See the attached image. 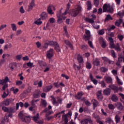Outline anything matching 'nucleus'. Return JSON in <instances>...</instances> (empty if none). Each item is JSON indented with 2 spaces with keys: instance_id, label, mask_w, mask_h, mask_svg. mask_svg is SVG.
<instances>
[{
  "instance_id": "f257e3e1",
  "label": "nucleus",
  "mask_w": 124,
  "mask_h": 124,
  "mask_svg": "<svg viewBox=\"0 0 124 124\" xmlns=\"http://www.w3.org/2000/svg\"><path fill=\"white\" fill-rule=\"evenodd\" d=\"M69 8H70V3H68L67 4V7L65 12L62 13V8L60 10L59 12V16H65L67 13H70V15L71 16H77L79 13H80V11H81V8L80 6H78V8L75 9H73L72 11V13H69Z\"/></svg>"
},
{
  "instance_id": "f03ea898",
  "label": "nucleus",
  "mask_w": 124,
  "mask_h": 124,
  "mask_svg": "<svg viewBox=\"0 0 124 124\" xmlns=\"http://www.w3.org/2000/svg\"><path fill=\"white\" fill-rule=\"evenodd\" d=\"M116 108L119 110V111H124V107L123 106V104L121 102H117L115 104Z\"/></svg>"
},
{
  "instance_id": "7ed1b4c3",
  "label": "nucleus",
  "mask_w": 124,
  "mask_h": 124,
  "mask_svg": "<svg viewBox=\"0 0 124 124\" xmlns=\"http://www.w3.org/2000/svg\"><path fill=\"white\" fill-rule=\"evenodd\" d=\"M54 56V49L50 48L48 51L46 52V57L47 59H51Z\"/></svg>"
},
{
  "instance_id": "20e7f679",
  "label": "nucleus",
  "mask_w": 124,
  "mask_h": 124,
  "mask_svg": "<svg viewBox=\"0 0 124 124\" xmlns=\"http://www.w3.org/2000/svg\"><path fill=\"white\" fill-rule=\"evenodd\" d=\"M95 19H96V16H93L92 18L84 17V20L90 24H93L94 23V20H95Z\"/></svg>"
},
{
  "instance_id": "39448f33",
  "label": "nucleus",
  "mask_w": 124,
  "mask_h": 124,
  "mask_svg": "<svg viewBox=\"0 0 124 124\" xmlns=\"http://www.w3.org/2000/svg\"><path fill=\"white\" fill-rule=\"evenodd\" d=\"M33 120L35 123L39 124H43V121H38L39 119V113L36 114V116H33Z\"/></svg>"
},
{
  "instance_id": "423d86ee",
  "label": "nucleus",
  "mask_w": 124,
  "mask_h": 124,
  "mask_svg": "<svg viewBox=\"0 0 124 124\" xmlns=\"http://www.w3.org/2000/svg\"><path fill=\"white\" fill-rule=\"evenodd\" d=\"M86 35H84L83 36V39H84L86 41L87 40H90V37H91V31L89 30H87L86 31Z\"/></svg>"
},
{
  "instance_id": "0eeeda50",
  "label": "nucleus",
  "mask_w": 124,
  "mask_h": 124,
  "mask_svg": "<svg viewBox=\"0 0 124 124\" xmlns=\"http://www.w3.org/2000/svg\"><path fill=\"white\" fill-rule=\"evenodd\" d=\"M35 6V3L34 0H32L31 2L28 5V11H31L32 10V8Z\"/></svg>"
},
{
  "instance_id": "6e6552de",
  "label": "nucleus",
  "mask_w": 124,
  "mask_h": 124,
  "mask_svg": "<svg viewBox=\"0 0 124 124\" xmlns=\"http://www.w3.org/2000/svg\"><path fill=\"white\" fill-rule=\"evenodd\" d=\"M96 95L97 97V99L99 101H101L102 99H103V95H102V93L101 91H99L96 93Z\"/></svg>"
},
{
  "instance_id": "1a4fd4ad",
  "label": "nucleus",
  "mask_w": 124,
  "mask_h": 124,
  "mask_svg": "<svg viewBox=\"0 0 124 124\" xmlns=\"http://www.w3.org/2000/svg\"><path fill=\"white\" fill-rule=\"evenodd\" d=\"M10 101H12V98L6 99L2 102V104L4 106H9V104H10Z\"/></svg>"
},
{
  "instance_id": "9d476101",
  "label": "nucleus",
  "mask_w": 124,
  "mask_h": 124,
  "mask_svg": "<svg viewBox=\"0 0 124 124\" xmlns=\"http://www.w3.org/2000/svg\"><path fill=\"white\" fill-rule=\"evenodd\" d=\"M104 95H110L111 94V89L106 88L103 91Z\"/></svg>"
},
{
  "instance_id": "9b49d317",
  "label": "nucleus",
  "mask_w": 124,
  "mask_h": 124,
  "mask_svg": "<svg viewBox=\"0 0 124 124\" xmlns=\"http://www.w3.org/2000/svg\"><path fill=\"white\" fill-rule=\"evenodd\" d=\"M105 80L108 84H112L113 83V79L110 77H105Z\"/></svg>"
},
{
  "instance_id": "f8f14e48",
  "label": "nucleus",
  "mask_w": 124,
  "mask_h": 124,
  "mask_svg": "<svg viewBox=\"0 0 124 124\" xmlns=\"http://www.w3.org/2000/svg\"><path fill=\"white\" fill-rule=\"evenodd\" d=\"M123 60H124V57L120 56L118 58V61L116 62V65L118 66H121V62H123Z\"/></svg>"
},
{
  "instance_id": "ddd939ff",
  "label": "nucleus",
  "mask_w": 124,
  "mask_h": 124,
  "mask_svg": "<svg viewBox=\"0 0 124 124\" xmlns=\"http://www.w3.org/2000/svg\"><path fill=\"white\" fill-rule=\"evenodd\" d=\"M112 91H114V93H118V86H115V85H110L108 86Z\"/></svg>"
},
{
  "instance_id": "4468645a",
  "label": "nucleus",
  "mask_w": 124,
  "mask_h": 124,
  "mask_svg": "<svg viewBox=\"0 0 124 124\" xmlns=\"http://www.w3.org/2000/svg\"><path fill=\"white\" fill-rule=\"evenodd\" d=\"M123 19L121 18H120L119 19L116 20L115 22V25L116 26V27H120L121 26V24L123 23Z\"/></svg>"
},
{
  "instance_id": "2eb2a0df",
  "label": "nucleus",
  "mask_w": 124,
  "mask_h": 124,
  "mask_svg": "<svg viewBox=\"0 0 124 124\" xmlns=\"http://www.w3.org/2000/svg\"><path fill=\"white\" fill-rule=\"evenodd\" d=\"M54 47L56 52L58 53H59V52H61V48H60V46L58 43H55V45H54Z\"/></svg>"
},
{
  "instance_id": "dca6fc26",
  "label": "nucleus",
  "mask_w": 124,
  "mask_h": 124,
  "mask_svg": "<svg viewBox=\"0 0 124 124\" xmlns=\"http://www.w3.org/2000/svg\"><path fill=\"white\" fill-rule=\"evenodd\" d=\"M52 88H53V86L52 85L46 86L44 89V91L45 92V93H48V92H50V90H52Z\"/></svg>"
},
{
  "instance_id": "f3484780",
  "label": "nucleus",
  "mask_w": 124,
  "mask_h": 124,
  "mask_svg": "<svg viewBox=\"0 0 124 124\" xmlns=\"http://www.w3.org/2000/svg\"><path fill=\"white\" fill-rule=\"evenodd\" d=\"M90 78L94 85H97V83H98V81L96 79H93V75H92V74H90Z\"/></svg>"
},
{
  "instance_id": "a211bd4d",
  "label": "nucleus",
  "mask_w": 124,
  "mask_h": 124,
  "mask_svg": "<svg viewBox=\"0 0 124 124\" xmlns=\"http://www.w3.org/2000/svg\"><path fill=\"white\" fill-rule=\"evenodd\" d=\"M47 11L48 14H49V15H53V14H54V12H53V10H52V6H51V5H49L47 7Z\"/></svg>"
},
{
  "instance_id": "6ab92c4d",
  "label": "nucleus",
  "mask_w": 124,
  "mask_h": 124,
  "mask_svg": "<svg viewBox=\"0 0 124 124\" xmlns=\"http://www.w3.org/2000/svg\"><path fill=\"white\" fill-rule=\"evenodd\" d=\"M93 65H96V66H98L99 65H100V62H99V60H98L97 58H96L93 61Z\"/></svg>"
},
{
  "instance_id": "aec40b11",
  "label": "nucleus",
  "mask_w": 124,
  "mask_h": 124,
  "mask_svg": "<svg viewBox=\"0 0 124 124\" xmlns=\"http://www.w3.org/2000/svg\"><path fill=\"white\" fill-rule=\"evenodd\" d=\"M82 95L83 93L79 92L77 95H75V97L76 98V99H81Z\"/></svg>"
},
{
  "instance_id": "412c9836",
  "label": "nucleus",
  "mask_w": 124,
  "mask_h": 124,
  "mask_svg": "<svg viewBox=\"0 0 124 124\" xmlns=\"http://www.w3.org/2000/svg\"><path fill=\"white\" fill-rule=\"evenodd\" d=\"M108 7H110V5H108L107 4H104L103 6V12H107L108 10Z\"/></svg>"
},
{
  "instance_id": "4be33fe9",
  "label": "nucleus",
  "mask_w": 124,
  "mask_h": 124,
  "mask_svg": "<svg viewBox=\"0 0 124 124\" xmlns=\"http://www.w3.org/2000/svg\"><path fill=\"white\" fill-rule=\"evenodd\" d=\"M19 106H20L21 108L24 107V103H23L22 102L17 103L16 104V110H18V109H19Z\"/></svg>"
},
{
  "instance_id": "5701e85b",
  "label": "nucleus",
  "mask_w": 124,
  "mask_h": 124,
  "mask_svg": "<svg viewBox=\"0 0 124 124\" xmlns=\"http://www.w3.org/2000/svg\"><path fill=\"white\" fill-rule=\"evenodd\" d=\"M64 42L66 44V45H68V46H69V47H70L71 48V49H73V46L72 45V44H71V43H70V42H69V41L68 40H65Z\"/></svg>"
},
{
  "instance_id": "b1692460",
  "label": "nucleus",
  "mask_w": 124,
  "mask_h": 124,
  "mask_svg": "<svg viewBox=\"0 0 124 124\" xmlns=\"http://www.w3.org/2000/svg\"><path fill=\"white\" fill-rule=\"evenodd\" d=\"M91 123V120L89 119H83L81 121V124H87L88 123Z\"/></svg>"
},
{
  "instance_id": "393cba45",
  "label": "nucleus",
  "mask_w": 124,
  "mask_h": 124,
  "mask_svg": "<svg viewBox=\"0 0 124 124\" xmlns=\"http://www.w3.org/2000/svg\"><path fill=\"white\" fill-rule=\"evenodd\" d=\"M111 100H112V101H113L114 102H117V101H118V96H117V95L113 94L112 95L111 98Z\"/></svg>"
},
{
  "instance_id": "a878e982",
  "label": "nucleus",
  "mask_w": 124,
  "mask_h": 124,
  "mask_svg": "<svg viewBox=\"0 0 124 124\" xmlns=\"http://www.w3.org/2000/svg\"><path fill=\"white\" fill-rule=\"evenodd\" d=\"M87 5L88 10H91V9H92V2L90 0L87 1Z\"/></svg>"
},
{
  "instance_id": "bb28decb",
  "label": "nucleus",
  "mask_w": 124,
  "mask_h": 124,
  "mask_svg": "<svg viewBox=\"0 0 124 124\" xmlns=\"http://www.w3.org/2000/svg\"><path fill=\"white\" fill-rule=\"evenodd\" d=\"M93 109L95 108V107H97V105H98V101H97V100H96L95 99H93Z\"/></svg>"
},
{
  "instance_id": "cd10ccee",
  "label": "nucleus",
  "mask_w": 124,
  "mask_h": 124,
  "mask_svg": "<svg viewBox=\"0 0 124 124\" xmlns=\"http://www.w3.org/2000/svg\"><path fill=\"white\" fill-rule=\"evenodd\" d=\"M31 86H29L26 90L24 92V93H31Z\"/></svg>"
},
{
  "instance_id": "c85d7f7f",
  "label": "nucleus",
  "mask_w": 124,
  "mask_h": 124,
  "mask_svg": "<svg viewBox=\"0 0 124 124\" xmlns=\"http://www.w3.org/2000/svg\"><path fill=\"white\" fill-rule=\"evenodd\" d=\"M12 47V43H9L7 45H5L4 46V49L5 50H8V48H10Z\"/></svg>"
},
{
  "instance_id": "c756f323",
  "label": "nucleus",
  "mask_w": 124,
  "mask_h": 124,
  "mask_svg": "<svg viewBox=\"0 0 124 124\" xmlns=\"http://www.w3.org/2000/svg\"><path fill=\"white\" fill-rule=\"evenodd\" d=\"M115 120L116 124H118L121 121V117H120L119 115H116L115 117Z\"/></svg>"
},
{
  "instance_id": "7c9ffc66",
  "label": "nucleus",
  "mask_w": 124,
  "mask_h": 124,
  "mask_svg": "<svg viewBox=\"0 0 124 124\" xmlns=\"http://www.w3.org/2000/svg\"><path fill=\"white\" fill-rule=\"evenodd\" d=\"M38 95H39V91L36 90L33 94V97L37 98V97H38Z\"/></svg>"
},
{
  "instance_id": "2f4dec72",
  "label": "nucleus",
  "mask_w": 124,
  "mask_h": 124,
  "mask_svg": "<svg viewBox=\"0 0 124 124\" xmlns=\"http://www.w3.org/2000/svg\"><path fill=\"white\" fill-rule=\"evenodd\" d=\"M78 62L81 63L83 62V57H82L80 54L78 56Z\"/></svg>"
},
{
  "instance_id": "473e14b6",
  "label": "nucleus",
  "mask_w": 124,
  "mask_h": 124,
  "mask_svg": "<svg viewBox=\"0 0 124 124\" xmlns=\"http://www.w3.org/2000/svg\"><path fill=\"white\" fill-rule=\"evenodd\" d=\"M39 64L41 66H46V64L44 62L42 61H39L38 62Z\"/></svg>"
},
{
  "instance_id": "72a5a7b5",
  "label": "nucleus",
  "mask_w": 124,
  "mask_h": 124,
  "mask_svg": "<svg viewBox=\"0 0 124 124\" xmlns=\"http://www.w3.org/2000/svg\"><path fill=\"white\" fill-rule=\"evenodd\" d=\"M93 3L96 7H98L99 5V0H93Z\"/></svg>"
},
{
  "instance_id": "f704fd0d",
  "label": "nucleus",
  "mask_w": 124,
  "mask_h": 124,
  "mask_svg": "<svg viewBox=\"0 0 124 124\" xmlns=\"http://www.w3.org/2000/svg\"><path fill=\"white\" fill-rule=\"evenodd\" d=\"M62 118L63 119L64 123H68V118L65 115L62 116Z\"/></svg>"
},
{
  "instance_id": "c9c22d12",
  "label": "nucleus",
  "mask_w": 124,
  "mask_h": 124,
  "mask_svg": "<svg viewBox=\"0 0 124 124\" xmlns=\"http://www.w3.org/2000/svg\"><path fill=\"white\" fill-rule=\"evenodd\" d=\"M34 24L39 26L42 24V21H40V18L38 19L36 21L34 22Z\"/></svg>"
},
{
  "instance_id": "e433bc0d",
  "label": "nucleus",
  "mask_w": 124,
  "mask_h": 124,
  "mask_svg": "<svg viewBox=\"0 0 124 124\" xmlns=\"http://www.w3.org/2000/svg\"><path fill=\"white\" fill-rule=\"evenodd\" d=\"M11 26L13 31H17V27H16V25L15 24H12Z\"/></svg>"
},
{
  "instance_id": "4c0bfd02",
  "label": "nucleus",
  "mask_w": 124,
  "mask_h": 124,
  "mask_svg": "<svg viewBox=\"0 0 124 124\" xmlns=\"http://www.w3.org/2000/svg\"><path fill=\"white\" fill-rule=\"evenodd\" d=\"M16 66H17V64H11L9 65V67L12 71H13V70H14V68L16 67Z\"/></svg>"
},
{
  "instance_id": "58836bf2",
  "label": "nucleus",
  "mask_w": 124,
  "mask_h": 124,
  "mask_svg": "<svg viewBox=\"0 0 124 124\" xmlns=\"http://www.w3.org/2000/svg\"><path fill=\"white\" fill-rule=\"evenodd\" d=\"M42 102L41 103V105H44V107H46L47 106V102H46V100L41 99Z\"/></svg>"
},
{
  "instance_id": "ea45409f",
  "label": "nucleus",
  "mask_w": 124,
  "mask_h": 124,
  "mask_svg": "<svg viewBox=\"0 0 124 124\" xmlns=\"http://www.w3.org/2000/svg\"><path fill=\"white\" fill-rule=\"evenodd\" d=\"M62 19H63L62 16H58V19L57 20L58 24H62Z\"/></svg>"
},
{
  "instance_id": "a19ab883",
  "label": "nucleus",
  "mask_w": 124,
  "mask_h": 124,
  "mask_svg": "<svg viewBox=\"0 0 124 124\" xmlns=\"http://www.w3.org/2000/svg\"><path fill=\"white\" fill-rule=\"evenodd\" d=\"M100 70L102 72H106L108 71V69L105 67H102L100 68Z\"/></svg>"
},
{
  "instance_id": "79ce46f5",
  "label": "nucleus",
  "mask_w": 124,
  "mask_h": 124,
  "mask_svg": "<svg viewBox=\"0 0 124 124\" xmlns=\"http://www.w3.org/2000/svg\"><path fill=\"white\" fill-rule=\"evenodd\" d=\"M86 68L88 69H91L92 68V64L89 62H87L86 64Z\"/></svg>"
},
{
  "instance_id": "37998d69",
  "label": "nucleus",
  "mask_w": 124,
  "mask_h": 124,
  "mask_svg": "<svg viewBox=\"0 0 124 124\" xmlns=\"http://www.w3.org/2000/svg\"><path fill=\"white\" fill-rule=\"evenodd\" d=\"M108 108L110 110H114L115 109V106L113 104H108Z\"/></svg>"
},
{
  "instance_id": "c03bdc74",
  "label": "nucleus",
  "mask_w": 124,
  "mask_h": 124,
  "mask_svg": "<svg viewBox=\"0 0 124 124\" xmlns=\"http://www.w3.org/2000/svg\"><path fill=\"white\" fill-rule=\"evenodd\" d=\"M94 118L96 120L97 123H100V117H99V116L97 115H94Z\"/></svg>"
},
{
  "instance_id": "a18cd8bd",
  "label": "nucleus",
  "mask_w": 124,
  "mask_h": 124,
  "mask_svg": "<svg viewBox=\"0 0 124 124\" xmlns=\"http://www.w3.org/2000/svg\"><path fill=\"white\" fill-rule=\"evenodd\" d=\"M102 48H106V47L107 46V45H106V42L104 41V40H102V45H101Z\"/></svg>"
},
{
  "instance_id": "49530a36",
  "label": "nucleus",
  "mask_w": 124,
  "mask_h": 124,
  "mask_svg": "<svg viewBox=\"0 0 124 124\" xmlns=\"http://www.w3.org/2000/svg\"><path fill=\"white\" fill-rule=\"evenodd\" d=\"M110 20H113V18L111 16H107L105 19V22H107V21H110Z\"/></svg>"
},
{
  "instance_id": "de8ad7c7",
  "label": "nucleus",
  "mask_w": 124,
  "mask_h": 124,
  "mask_svg": "<svg viewBox=\"0 0 124 124\" xmlns=\"http://www.w3.org/2000/svg\"><path fill=\"white\" fill-rule=\"evenodd\" d=\"M116 80H117L118 85H123V82H122V81H121V79H120V78H119V77L118 76L116 77Z\"/></svg>"
},
{
  "instance_id": "09e8293b",
  "label": "nucleus",
  "mask_w": 124,
  "mask_h": 124,
  "mask_svg": "<svg viewBox=\"0 0 124 124\" xmlns=\"http://www.w3.org/2000/svg\"><path fill=\"white\" fill-rule=\"evenodd\" d=\"M56 43H57L56 42H54L53 41H48V45H50V46H53V45H54V46L56 45Z\"/></svg>"
},
{
  "instance_id": "8fccbe9b",
  "label": "nucleus",
  "mask_w": 124,
  "mask_h": 124,
  "mask_svg": "<svg viewBox=\"0 0 124 124\" xmlns=\"http://www.w3.org/2000/svg\"><path fill=\"white\" fill-rule=\"evenodd\" d=\"M106 122V123H108V124H111L113 122V121L111 119V117H108V118H107V121Z\"/></svg>"
},
{
  "instance_id": "3c124183",
  "label": "nucleus",
  "mask_w": 124,
  "mask_h": 124,
  "mask_svg": "<svg viewBox=\"0 0 124 124\" xmlns=\"http://www.w3.org/2000/svg\"><path fill=\"white\" fill-rule=\"evenodd\" d=\"M107 12L108 13H113L114 12V9L113 8H109V9H108Z\"/></svg>"
},
{
  "instance_id": "603ef678",
  "label": "nucleus",
  "mask_w": 124,
  "mask_h": 124,
  "mask_svg": "<svg viewBox=\"0 0 124 124\" xmlns=\"http://www.w3.org/2000/svg\"><path fill=\"white\" fill-rule=\"evenodd\" d=\"M105 33V32L104 31V29H102V30L99 31L98 34H100V35H102L104 34Z\"/></svg>"
},
{
  "instance_id": "864d4df0",
  "label": "nucleus",
  "mask_w": 124,
  "mask_h": 124,
  "mask_svg": "<svg viewBox=\"0 0 124 124\" xmlns=\"http://www.w3.org/2000/svg\"><path fill=\"white\" fill-rule=\"evenodd\" d=\"M49 22V23L50 24H54V23H55V18L52 17V18H50L49 19V21H48V22Z\"/></svg>"
},
{
  "instance_id": "5fc2aeb1",
  "label": "nucleus",
  "mask_w": 124,
  "mask_h": 124,
  "mask_svg": "<svg viewBox=\"0 0 124 124\" xmlns=\"http://www.w3.org/2000/svg\"><path fill=\"white\" fill-rule=\"evenodd\" d=\"M109 45L111 49L115 48V44L114 43V42H111L109 43Z\"/></svg>"
},
{
  "instance_id": "6e6d98bb",
  "label": "nucleus",
  "mask_w": 124,
  "mask_h": 124,
  "mask_svg": "<svg viewBox=\"0 0 124 124\" xmlns=\"http://www.w3.org/2000/svg\"><path fill=\"white\" fill-rule=\"evenodd\" d=\"M101 87H102L103 88H106V84L105 83V81H102L101 82Z\"/></svg>"
},
{
  "instance_id": "4d7b16f0",
  "label": "nucleus",
  "mask_w": 124,
  "mask_h": 124,
  "mask_svg": "<svg viewBox=\"0 0 124 124\" xmlns=\"http://www.w3.org/2000/svg\"><path fill=\"white\" fill-rule=\"evenodd\" d=\"M8 113H11L14 112V108H8Z\"/></svg>"
},
{
  "instance_id": "13d9d810",
  "label": "nucleus",
  "mask_w": 124,
  "mask_h": 124,
  "mask_svg": "<svg viewBox=\"0 0 124 124\" xmlns=\"http://www.w3.org/2000/svg\"><path fill=\"white\" fill-rule=\"evenodd\" d=\"M6 88H8V84L5 83L4 86L2 87V91H5Z\"/></svg>"
},
{
  "instance_id": "bf43d9fd",
  "label": "nucleus",
  "mask_w": 124,
  "mask_h": 124,
  "mask_svg": "<svg viewBox=\"0 0 124 124\" xmlns=\"http://www.w3.org/2000/svg\"><path fill=\"white\" fill-rule=\"evenodd\" d=\"M117 37L120 41H122L124 39V36L122 35H118Z\"/></svg>"
},
{
  "instance_id": "052dcab7",
  "label": "nucleus",
  "mask_w": 124,
  "mask_h": 124,
  "mask_svg": "<svg viewBox=\"0 0 124 124\" xmlns=\"http://www.w3.org/2000/svg\"><path fill=\"white\" fill-rule=\"evenodd\" d=\"M89 46L88 45H83L81 46V49L82 50H86V49H88V47Z\"/></svg>"
},
{
  "instance_id": "680f3d73",
  "label": "nucleus",
  "mask_w": 124,
  "mask_h": 124,
  "mask_svg": "<svg viewBox=\"0 0 124 124\" xmlns=\"http://www.w3.org/2000/svg\"><path fill=\"white\" fill-rule=\"evenodd\" d=\"M114 48L117 51H121V48H120V45H119V44H117V46H115Z\"/></svg>"
},
{
  "instance_id": "e2e57ef3",
  "label": "nucleus",
  "mask_w": 124,
  "mask_h": 124,
  "mask_svg": "<svg viewBox=\"0 0 124 124\" xmlns=\"http://www.w3.org/2000/svg\"><path fill=\"white\" fill-rule=\"evenodd\" d=\"M16 59L18 61H21L22 60V55H18L16 56Z\"/></svg>"
},
{
  "instance_id": "0e129e2a",
  "label": "nucleus",
  "mask_w": 124,
  "mask_h": 124,
  "mask_svg": "<svg viewBox=\"0 0 124 124\" xmlns=\"http://www.w3.org/2000/svg\"><path fill=\"white\" fill-rule=\"evenodd\" d=\"M2 110L4 111V112H8V108L6 107H2Z\"/></svg>"
},
{
  "instance_id": "69168bd1",
  "label": "nucleus",
  "mask_w": 124,
  "mask_h": 124,
  "mask_svg": "<svg viewBox=\"0 0 124 124\" xmlns=\"http://www.w3.org/2000/svg\"><path fill=\"white\" fill-rule=\"evenodd\" d=\"M4 80L5 81V83L6 84L7 83V82H9L10 83L11 82V81H9V78L7 77L5 78Z\"/></svg>"
},
{
  "instance_id": "338daca9",
  "label": "nucleus",
  "mask_w": 124,
  "mask_h": 124,
  "mask_svg": "<svg viewBox=\"0 0 124 124\" xmlns=\"http://www.w3.org/2000/svg\"><path fill=\"white\" fill-rule=\"evenodd\" d=\"M19 11L21 13H25V10H24V7L21 6L20 8Z\"/></svg>"
},
{
  "instance_id": "774afa93",
  "label": "nucleus",
  "mask_w": 124,
  "mask_h": 124,
  "mask_svg": "<svg viewBox=\"0 0 124 124\" xmlns=\"http://www.w3.org/2000/svg\"><path fill=\"white\" fill-rule=\"evenodd\" d=\"M117 15L118 16H124V11H123L121 13V12H119L117 13Z\"/></svg>"
}]
</instances>
